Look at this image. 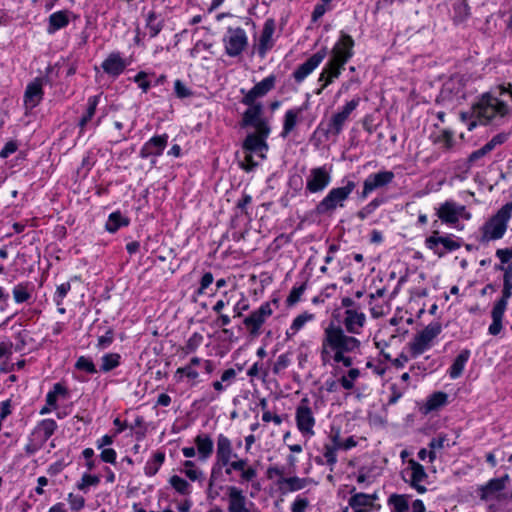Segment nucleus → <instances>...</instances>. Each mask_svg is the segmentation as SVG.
Segmentation results:
<instances>
[{
    "instance_id": "1",
    "label": "nucleus",
    "mask_w": 512,
    "mask_h": 512,
    "mask_svg": "<svg viewBox=\"0 0 512 512\" xmlns=\"http://www.w3.org/2000/svg\"><path fill=\"white\" fill-rule=\"evenodd\" d=\"M361 342L354 336L345 333L344 329L330 323L323 331L320 347V359L323 365L331 362L342 363L345 367L353 364L351 353L358 352Z\"/></svg>"
},
{
    "instance_id": "2",
    "label": "nucleus",
    "mask_w": 512,
    "mask_h": 512,
    "mask_svg": "<svg viewBox=\"0 0 512 512\" xmlns=\"http://www.w3.org/2000/svg\"><path fill=\"white\" fill-rule=\"evenodd\" d=\"M508 111V106L503 101L489 94L483 95L472 107L471 117L475 120L468 124V129L472 130L477 121L480 124H487L497 117L502 118L508 114Z\"/></svg>"
},
{
    "instance_id": "3",
    "label": "nucleus",
    "mask_w": 512,
    "mask_h": 512,
    "mask_svg": "<svg viewBox=\"0 0 512 512\" xmlns=\"http://www.w3.org/2000/svg\"><path fill=\"white\" fill-rule=\"evenodd\" d=\"M512 295V264L507 267L503 275L502 297L494 304L491 317L492 323L488 331L491 335L496 336L502 330V320L507 308L508 300Z\"/></svg>"
},
{
    "instance_id": "4",
    "label": "nucleus",
    "mask_w": 512,
    "mask_h": 512,
    "mask_svg": "<svg viewBox=\"0 0 512 512\" xmlns=\"http://www.w3.org/2000/svg\"><path fill=\"white\" fill-rule=\"evenodd\" d=\"M512 215V202L505 204L482 227L480 241L487 243L503 237L507 229V223Z\"/></svg>"
},
{
    "instance_id": "5",
    "label": "nucleus",
    "mask_w": 512,
    "mask_h": 512,
    "mask_svg": "<svg viewBox=\"0 0 512 512\" xmlns=\"http://www.w3.org/2000/svg\"><path fill=\"white\" fill-rule=\"evenodd\" d=\"M356 188L354 181H347L342 187L333 188L317 204L316 213L319 215H331L337 208L344 207V202Z\"/></svg>"
},
{
    "instance_id": "6",
    "label": "nucleus",
    "mask_w": 512,
    "mask_h": 512,
    "mask_svg": "<svg viewBox=\"0 0 512 512\" xmlns=\"http://www.w3.org/2000/svg\"><path fill=\"white\" fill-rule=\"evenodd\" d=\"M442 325L439 322H431L422 331L417 333L409 343V350L412 357H417L428 350L433 340L441 333Z\"/></svg>"
},
{
    "instance_id": "7",
    "label": "nucleus",
    "mask_w": 512,
    "mask_h": 512,
    "mask_svg": "<svg viewBox=\"0 0 512 512\" xmlns=\"http://www.w3.org/2000/svg\"><path fill=\"white\" fill-rule=\"evenodd\" d=\"M295 421L298 431L303 436H314L316 419L314 417L309 398L304 397L300 400L295 411Z\"/></svg>"
},
{
    "instance_id": "8",
    "label": "nucleus",
    "mask_w": 512,
    "mask_h": 512,
    "mask_svg": "<svg viewBox=\"0 0 512 512\" xmlns=\"http://www.w3.org/2000/svg\"><path fill=\"white\" fill-rule=\"evenodd\" d=\"M354 40L346 33H341L339 41L332 49V57L327 64L342 70L346 62L353 56Z\"/></svg>"
},
{
    "instance_id": "9",
    "label": "nucleus",
    "mask_w": 512,
    "mask_h": 512,
    "mask_svg": "<svg viewBox=\"0 0 512 512\" xmlns=\"http://www.w3.org/2000/svg\"><path fill=\"white\" fill-rule=\"evenodd\" d=\"M223 466H224V441L220 438L217 445V462L212 468L208 494L211 498L217 497L221 494L224 489V478H223Z\"/></svg>"
},
{
    "instance_id": "10",
    "label": "nucleus",
    "mask_w": 512,
    "mask_h": 512,
    "mask_svg": "<svg viewBox=\"0 0 512 512\" xmlns=\"http://www.w3.org/2000/svg\"><path fill=\"white\" fill-rule=\"evenodd\" d=\"M402 478L418 493L423 494L427 491L424 483L427 481L428 475L424 467L414 459L408 461L407 467L402 472Z\"/></svg>"
},
{
    "instance_id": "11",
    "label": "nucleus",
    "mask_w": 512,
    "mask_h": 512,
    "mask_svg": "<svg viewBox=\"0 0 512 512\" xmlns=\"http://www.w3.org/2000/svg\"><path fill=\"white\" fill-rule=\"evenodd\" d=\"M360 103L359 98H354L347 102L345 106L341 109V111L332 115L330 120L327 123V128L325 130L326 136H338L349 119L351 113L358 107Z\"/></svg>"
},
{
    "instance_id": "12",
    "label": "nucleus",
    "mask_w": 512,
    "mask_h": 512,
    "mask_svg": "<svg viewBox=\"0 0 512 512\" xmlns=\"http://www.w3.org/2000/svg\"><path fill=\"white\" fill-rule=\"evenodd\" d=\"M243 124L252 126L255 132L263 136H269L271 131L268 121L263 118V108L260 103L249 105L243 114Z\"/></svg>"
},
{
    "instance_id": "13",
    "label": "nucleus",
    "mask_w": 512,
    "mask_h": 512,
    "mask_svg": "<svg viewBox=\"0 0 512 512\" xmlns=\"http://www.w3.org/2000/svg\"><path fill=\"white\" fill-rule=\"evenodd\" d=\"M425 245L438 257H443L447 252L455 251L461 247V243L458 240L449 236H440L437 230L433 231L432 235L426 238Z\"/></svg>"
},
{
    "instance_id": "14",
    "label": "nucleus",
    "mask_w": 512,
    "mask_h": 512,
    "mask_svg": "<svg viewBox=\"0 0 512 512\" xmlns=\"http://www.w3.org/2000/svg\"><path fill=\"white\" fill-rule=\"evenodd\" d=\"M272 313L273 311L270 303L266 302L262 304L256 311L245 317L243 324L251 335L257 336L260 333L261 326L272 315Z\"/></svg>"
},
{
    "instance_id": "15",
    "label": "nucleus",
    "mask_w": 512,
    "mask_h": 512,
    "mask_svg": "<svg viewBox=\"0 0 512 512\" xmlns=\"http://www.w3.org/2000/svg\"><path fill=\"white\" fill-rule=\"evenodd\" d=\"M204 365L208 372L211 371V364L208 361H202V359L198 357H193L189 364L184 367H180L176 370L174 378L177 382H181L184 378L191 384H195L197 378L199 377V368Z\"/></svg>"
},
{
    "instance_id": "16",
    "label": "nucleus",
    "mask_w": 512,
    "mask_h": 512,
    "mask_svg": "<svg viewBox=\"0 0 512 512\" xmlns=\"http://www.w3.org/2000/svg\"><path fill=\"white\" fill-rule=\"evenodd\" d=\"M331 176L325 166L313 168L306 180V190L310 193L323 191L330 183Z\"/></svg>"
},
{
    "instance_id": "17",
    "label": "nucleus",
    "mask_w": 512,
    "mask_h": 512,
    "mask_svg": "<svg viewBox=\"0 0 512 512\" xmlns=\"http://www.w3.org/2000/svg\"><path fill=\"white\" fill-rule=\"evenodd\" d=\"M394 178L395 175L392 171H380L369 175L363 183L361 197L366 198L374 190L389 185Z\"/></svg>"
},
{
    "instance_id": "18",
    "label": "nucleus",
    "mask_w": 512,
    "mask_h": 512,
    "mask_svg": "<svg viewBox=\"0 0 512 512\" xmlns=\"http://www.w3.org/2000/svg\"><path fill=\"white\" fill-rule=\"evenodd\" d=\"M366 323L365 314L359 308L346 309L344 312L343 324L345 333L358 335Z\"/></svg>"
},
{
    "instance_id": "19",
    "label": "nucleus",
    "mask_w": 512,
    "mask_h": 512,
    "mask_svg": "<svg viewBox=\"0 0 512 512\" xmlns=\"http://www.w3.org/2000/svg\"><path fill=\"white\" fill-rule=\"evenodd\" d=\"M351 497L348 501L349 507H351L354 512H370L374 506V502L378 499L376 493L366 494L362 492H356V489L353 487L350 490Z\"/></svg>"
},
{
    "instance_id": "20",
    "label": "nucleus",
    "mask_w": 512,
    "mask_h": 512,
    "mask_svg": "<svg viewBox=\"0 0 512 512\" xmlns=\"http://www.w3.org/2000/svg\"><path fill=\"white\" fill-rule=\"evenodd\" d=\"M465 212V207L453 201H446L436 210L438 218L446 224H456Z\"/></svg>"
},
{
    "instance_id": "21",
    "label": "nucleus",
    "mask_w": 512,
    "mask_h": 512,
    "mask_svg": "<svg viewBox=\"0 0 512 512\" xmlns=\"http://www.w3.org/2000/svg\"><path fill=\"white\" fill-rule=\"evenodd\" d=\"M326 49H321L313 54L307 61L301 64L294 72L293 77L297 83H301L326 57Z\"/></svg>"
},
{
    "instance_id": "22",
    "label": "nucleus",
    "mask_w": 512,
    "mask_h": 512,
    "mask_svg": "<svg viewBox=\"0 0 512 512\" xmlns=\"http://www.w3.org/2000/svg\"><path fill=\"white\" fill-rule=\"evenodd\" d=\"M226 474H231L233 471L238 472L240 476V483H247L252 481L256 475V469L248 464L247 460L238 459L230 461L226 458Z\"/></svg>"
},
{
    "instance_id": "23",
    "label": "nucleus",
    "mask_w": 512,
    "mask_h": 512,
    "mask_svg": "<svg viewBox=\"0 0 512 512\" xmlns=\"http://www.w3.org/2000/svg\"><path fill=\"white\" fill-rule=\"evenodd\" d=\"M276 83V76L270 75L257 83L243 98V103L252 105L259 97L265 96L272 90Z\"/></svg>"
},
{
    "instance_id": "24",
    "label": "nucleus",
    "mask_w": 512,
    "mask_h": 512,
    "mask_svg": "<svg viewBox=\"0 0 512 512\" xmlns=\"http://www.w3.org/2000/svg\"><path fill=\"white\" fill-rule=\"evenodd\" d=\"M43 80L36 78L30 82L25 90L24 94V105L26 109L35 108L43 98Z\"/></svg>"
},
{
    "instance_id": "25",
    "label": "nucleus",
    "mask_w": 512,
    "mask_h": 512,
    "mask_svg": "<svg viewBox=\"0 0 512 512\" xmlns=\"http://www.w3.org/2000/svg\"><path fill=\"white\" fill-rule=\"evenodd\" d=\"M268 136H263L258 132L249 134L243 144L244 152H254L259 159L265 158V152L268 150L266 139Z\"/></svg>"
},
{
    "instance_id": "26",
    "label": "nucleus",
    "mask_w": 512,
    "mask_h": 512,
    "mask_svg": "<svg viewBox=\"0 0 512 512\" xmlns=\"http://www.w3.org/2000/svg\"><path fill=\"white\" fill-rule=\"evenodd\" d=\"M275 32V21L267 19L261 32L257 52L260 57H265L266 53L274 46L273 34Z\"/></svg>"
},
{
    "instance_id": "27",
    "label": "nucleus",
    "mask_w": 512,
    "mask_h": 512,
    "mask_svg": "<svg viewBox=\"0 0 512 512\" xmlns=\"http://www.w3.org/2000/svg\"><path fill=\"white\" fill-rule=\"evenodd\" d=\"M167 143V134L153 136L142 146L140 150V156L142 158H148L150 156H160L165 147L167 146Z\"/></svg>"
},
{
    "instance_id": "28",
    "label": "nucleus",
    "mask_w": 512,
    "mask_h": 512,
    "mask_svg": "<svg viewBox=\"0 0 512 512\" xmlns=\"http://www.w3.org/2000/svg\"><path fill=\"white\" fill-rule=\"evenodd\" d=\"M247 43V36L244 30L239 28L235 30L230 29L226 53L230 56H237L246 48Z\"/></svg>"
},
{
    "instance_id": "29",
    "label": "nucleus",
    "mask_w": 512,
    "mask_h": 512,
    "mask_svg": "<svg viewBox=\"0 0 512 512\" xmlns=\"http://www.w3.org/2000/svg\"><path fill=\"white\" fill-rule=\"evenodd\" d=\"M509 481V476L504 475L500 478H494L488 481L484 486L478 489L479 497L483 501H488L502 491L506 487V483Z\"/></svg>"
},
{
    "instance_id": "30",
    "label": "nucleus",
    "mask_w": 512,
    "mask_h": 512,
    "mask_svg": "<svg viewBox=\"0 0 512 512\" xmlns=\"http://www.w3.org/2000/svg\"><path fill=\"white\" fill-rule=\"evenodd\" d=\"M127 62L118 53L110 54L103 62L102 69L110 76H119L127 67Z\"/></svg>"
},
{
    "instance_id": "31",
    "label": "nucleus",
    "mask_w": 512,
    "mask_h": 512,
    "mask_svg": "<svg viewBox=\"0 0 512 512\" xmlns=\"http://www.w3.org/2000/svg\"><path fill=\"white\" fill-rule=\"evenodd\" d=\"M246 497L236 487L229 488V512H250Z\"/></svg>"
},
{
    "instance_id": "32",
    "label": "nucleus",
    "mask_w": 512,
    "mask_h": 512,
    "mask_svg": "<svg viewBox=\"0 0 512 512\" xmlns=\"http://www.w3.org/2000/svg\"><path fill=\"white\" fill-rule=\"evenodd\" d=\"M56 428L57 424L53 419H44L35 427L32 436L44 444L53 435Z\"/></svg>"
},
{
    "instance_id": "33",
    "label": "nucleus",
    "mask_w": 512,
    "mask_h": 512,
    "mask_svg": "<svg viewBox=\"0 0 512 512\" xmlns=\"http://www.w3.org/2000/svg\"><path fill=\"white\" fill-rule=\"evenodd\" d=\"M70 21V13L68 11L62 10L52 13L49 16V24L47 27V32L49 34H54L56 31L66 27Z\"/></svg>"
},
{
    "instance_id": "34",
    "label": "nucleus",
    "mask_w": 512,
    "mask_h": 512,
    "mask_svg": "<svg viewBox=\"0 0 512 512\" xmlns=\"http://www.w3.org/2000/svg\"><path fill=\"white\" fill-rule=\"evenodd\" d=\"M33 289V285L29 282L16 284L12 289V295L15 303L22 304L28 302L32 297Z\"/></svg>"
},
{
    "instance_id": "35",
    "label": "nucleus",
    "mask_w": 512,
    "mask_h": 512,
    "mask_svg": "<svg viewBox=\"0 0 512 512\" xmlns=\"http://www.w3.org/2000/svg\"><path fill=\"white\" fill-rule=\"evenodd\" d=\"M68 398H69L68 389L61 383L54 384L52 390H50L46 394L47 405H51L52 407H54L56 409H58V402L60 400H66Z\"/></svg>"
},
{
    "instance_id": "36",
    "label": "nucleus",
    "mask_w": 512,
    "mask_h": 512,
    "mask_svg": "<svg viewBox=\"0 0 512 512\" xmlns=\"http://www.w3.org/2000/svg\"><path fill=\"white\" fill-rule=\"evenodd\" d=\"M310 483V480L308 478H300L297 476L293 477H281V479H278L277 485L282 488L285 486L286 490L289 492L299 491L304 489L308 484Z\"/></svg>"
},
{
    "instance_id": "37",
    "label": "nucleus",
    "mask_w": 512,
    "mask_h": 512,
    "mask_svg": "<svg viewBox=\"0 0 512 512\" xmlns=\"http://www.w3.org/2000/svg\"><path fill=\"white\" fill-rule=\"evenodd\" d=\"M388 505L391 507V512H408L409 511V496L405 494H392L387 500Z\"/></svg>"
},
{
    "instance_id": "38",
    "label": "nucleus",
    "mask_w": 512,
    "mask_h": 512,
    "mask_svg": "<svg viewBox=\"0 0 512 512\" xmlns=\"http://www.w3.org/2000/svg\"><path fill=\"white\" fill-rule=\"evenodd\" d=\"M164 461H165V453L162 451L155 452L153 454V456L149 460H147V462L145 464V467H144L145 474L149 477L154 476L159 471V469L163 465Z\"/></svg>"
},
{
    "instance_id": "39",
    "label": "nucleus",
    "mask_w": 512,
    "mask_h": 512,
    "mask_svg": "<svg viewBox=\"0 0 512 512\" xmlns=\"http://www.w3.org/2000/svg\"><path fill=\"white\" fill-rule=\"evenodd\" d=\"M470 351L463 350L454 360L453 364L449 369V376L452 379H456L461 376L464 367L469 359Z\"/></svg>"
},
{
    "instance_id": "40",
    "label": "nucleus",
    "mask_w": 512,
    "mask_h": 512,
    "mask_svg": "<svg viewBox=\"0 0 512 512\" xmlns=\"http://www.w3.org/2000/svg\"><path fill=\"white\" fill-rule=\"evenodd\" d=\"M129 224V219L122 215L121 212L116 211L109 215L105 228L110 233H115L121 227H125Z\"/></svg>"
},
{
    "instance_id": "41",
    "label": "nucleus",
    "mask_w": 512,
    "mask_h": 512,
    "mask_svg": "<svg viewBox=\"0 0 512 512\" xmlns=\"http://www.w3.org/2000/svg\"><path fill=\"white\" fill-rule=\"evenodd\" d=\"M99 101H100V95H94V96H91L88 98L86 112L79 121V126H80L81 131L84 130V128L87 126V124L91 121V119L95 115V111H96L97 105L99 104Z\"/></svg>"
},
{
    "instance_id": "42",
    "label": "nucleus",
    "mask_w": 512,
    "mask_h": 512,
    "mask_svg": "<svg viewBox=\"0 0 512 512\" xmlns=\"http://www.w3.org/2000/svg\"><path fill=\"white\" fill-rule=\"evenodd\" d=\"M195 445L201 458L206 459L213 451L212 440L205 435H199L195 439Z\"/></svg>"
},
{
    "instance_id": "43",
    "label": "nucleus",
    "mask_w": 512,
    "mask_h": 512,
    "mask_svg": "<svg viewBox=\"0 0 512 512\" xmlns=\"http://www.w3.org/2000/svg\"><path fill=\"white\" fill-rule=\"evenodd\" d=\"M302 109H290L285 113L282 136L286 137L296 126L298 115Z\"/></svg>"
},
{
    "instance_id": "44",
    "label": "nucleus",
    "mask_w": 512,
    "mask_h": 512,
    "mask_svg": "<svg viewBox=\"0 0 512 512\" xmlns=\"http://www.w3.org/2000/svg\"><path fill=\"white\" fill-rule=\"evenodd\" d=\"M314 318L313 314L304 312L298 315L292 322L289 330L286 332L287 338L293 337L308 321Z\"/></svg>"
},
{
    "instance_id": "45",
    "label": "nucleus",
    "mask_w": 512,
    "mask_h": 512,
    "mask_svg": "<svg viewBox=\"0 0 512 512\" xmlns=\"http://www.w3.org/2000/svg\"><path fill=\"white\" fill-rule=\"evenodd\" d=\"M361 375V372L357 368H350L346 374H344L342 377L339 378L338 382L341 385V387L345 390H352L355 387V380L359 378Z\"/></svg>"
},
{
    "instance_id": "46",
    "label": "nucleus",
    "mask_w": 512,
    "mask_h": 512,
    "mask_svg": "<svg viewBox=\"0 0 512 512\" xmlns=\"http://www.w3.org/2000/svg\"><path fill=\"white\" fill-rule=\"evenodd\" d=\"M121 356L118 353H107L101 358L100 370L109 372L120 365Z\"/></svg>"
},
{
    "instance_id": "47",
    "label": "nucleus",
    "mask_w": 512,
    "mask_h": 512,
    "mask_svg": "<svg viewBox=\"0 0 512 512\" xmlns=\"http://www.w3.org/2000/svg\"><path fill=\"white\" fill-rule=\"evenodd\" d=\"M341 74V70L335 68L329 64H326L325 68L319 75V82H323V87L330 85L334 79L338 78Z\"/></svg>"
},
{
    "instance_id": "48",
    "label": "nucleus",
    "mask_w": 512,
    "mask_h": 512,
    "mask_svg": "<svg viewBox=\"0 0 512 512\" xmlns=\"http://www.w3.org/2000/svg\"><path fill=\"white\" fill-rule=\"evenodd\" d=\"M100 483V477L97 475H92L89 473H84L80 479V481L77 482L76 486L77 488L86 493L89 491L90 487H96Z\"/></svg>"
},
{
    "instance_id": "49",
    "label": "nucleus",
    "mask_w": 512,
    "mask_h": 512,
    "mask_svg": "<svg viewBox=\"0 0 512 512\" xmlns=\"http://www.w3.org/2000/svg\"><path fill=\"white\" fill-rule=\"evenodd\" d=\"M170 485L180 494L188 495L191 493V485L178 475H173L169 479Z\"/></svg>"
},
{
    "instance_id": "50",
    "label": "nucleus",
    "mask_w": 512,
    "mask_h": 512,
    "mask_svg": "<svg viewBox=\"0 0 512 512\" xmlns=\"http://www.w3.org/2000/svg\"><path fill=\"white\" fill-rule=\"evenodd\" d=\"M181 472H183L191 481H197L202 477L201 470L190 460L183 462Z\"/></svg>"
},
{
    "instance_id": "51",
    "label": "nucleus",
    "mask_w": 512,
    "mask_h": 512,
    "mask_svg": "<svg viewBox=\"0 0 512 512\" xmlns=\"http://www.w3.org/2000/svg\"><path fill=\"white\" fill-rule=\"evenodd\" d=\"M75 368L81 371H85L88 374L97 373V368L93 361L89 357L80 356L76 363Z\"/></svg>"
},
{
    "instance_id": "52",
    "label": "nucleus",
    "mask_w": 512,
    "mask_h": 512,
    "mask_svg": "<svg viewBox=\"0 0 512 512\" xmlns=\"http://www.w3.org/2000/svg\"><path fill=\"white\" fill-rule=\"evenodd\" d=\"M71 290L70 282H65L57 286L53 300L57 306H61L63 304L64 298L67 296L68 292Z\"/></svg>"
},
{
    "instance_id": "53",
    "label": "nucleus",
    "mask_w": 512,
    "mask_h": 512,
    "mask_svg": "<svg viewBox=\"0 0 512 512\" xmlns=\"http://www.w3.org/2000/svg\"><path fill=\"white\" fill-rule=\"evenodd\" d=\"M454 11H455L454 19H455L456 22H462L465 19H467L468 16L470 15V8H469V6H468V4L466 3L465 0H463L460 3H458L454 7Z\"/></svg>"
},
{
    "instance_id": "54",
    "label": "nucleus",
    "mask_w": 512,
    "mask_h": 512,
    "mask_svg": "<svg viewBox=\"0 0 512 512\" xmlns=\"http://www.w3.org/2000/svg\"><path fill=\"white\" fill-rule=\"evenodd\" d=\"M447 400V395L443 392L434 393L428 400L427 406L430 410L437 409L438 407L444 405Z\"/></svg>"
},
{
    "instance_id": "55",
    "label": "nucleus",
    "mask_w": 512,
    "mask_h": 512,
    "mask_svg": "<svg viewBox=\"0 0 512 512\" xmlns=\"http://www.w3.org/2000/svg\"><path fill=\"white\" fill-rule=\"evenodd\" d=\"M147 28L151 37H155L161 30V22L157 20L153 13H150L147 18Z\"/></svg>"
},
{
    "instance_id": "56",
    "label": "nucleus",
    "mask_w": 512,
    "mask_h": 512,
    "mask_svg": "<svg viewBox=\"0 0 512 512\" xmlns=\"http://www.w3.org/2000/svg\"><path fill=\"white\" fill-rule=\"evenodd\" d=\"M174 92L180 99L188 98L193 95L192 91L181 80L174 82Z\"/></svg>"
},
{
    "instance_id": "57",
    "label": "nucleus",
    "mask_w": 512,
    "mask_h": 512,
    "mask_svg": "<svg viewBox=\"0 0 512 512\" xmlns=\"http://www.w3.org/2000/svg\"><path fill=\"white\" fill-rule=\"evenodd\" d=\"M337 450H338L337 447H332L329 444H326L324 446L323 455L326 459V463L328 465H330L331 467L334 466L337 462V455H336Z\"/></svg>"
},
{
    "instance_id": "58",
    "label": "nucleus",
    "mask_w": 512,
    "mask_h": 512,
    "mask_svg": "<svg viewBox=\"0 0 512 512\" xmlns=\"http://www.w3.org/2000/svg\"><path fill=\"white\" fill-rule=\"evenodd\" d=\"M67 500H68V503L70 505V508L73 511L81 510L84 507V504H85V499L82 496L76 495V494H73V493H70L68 495V499Z\"/></svg>"
},
{
    "instance_id": "59",
    "label": "nucleus",
    "mask_w": 512,
    "mask_h": 512,
    "mask_svg": "<svg viewBox=\"0 0 512 512\" xmlns=\"http://www.w3.org/2000/svg\"><path fill=\"white\" fill-rule=\"evenodd\" d=\"M491 151H492L491 146L485 144L483 147L472 152L469 155L468 162L472 164V163L478 161L479 159H481L482 157H484L485 155H487L488 153H490Z\"/></svg>"
},
{
    "instance_id": "60",
    "label": "nucleus",
    "mask_w": 512,
    "mask_h": 512,
    "mask_svg": "<svg viewBox=\"0 0 512 512\" xmlns=\"http://www.w3.org/2000/svg\"><path fill=\"white\" fill-rule=\"evenodd\" d=\"M309 506L307 498L297 497L291 505V512H306Z\"/></svg>"
},
{
    "instance_id": "61",
    "label": "nucleus",
    "mask_w": 512,
    "mask_h": 512,
    "mask_svg": "<svg viewBox=\"0 0 512 512\" xmlns=\"http://www.w3.org/2000/svg\"><path fill=\"white\" fill-rule=\"evenodd\" d=\"M18 149V143L15 140L8 141L3 149L0 151L1 158H8L11 154L15 153Z\"/></svg>"
},
{
    "instance_id": "62",
    "label": "nucleus",
    "mask_w": 512,
    "mask_h": 512,
    "mask_svg": "<svg viewBox=\"0 0 512 512\" xmlns=\"http://www.w3.org/2000/svg\"><path fill=\"white\" fill-rule=\"evenodd\" d=\"M244 158L241 162L242 164V167L247 170V171H250L252 170L255 166L258 165V161H255L254 160V155L255 153L254 152H244Z\"/></svg>"
},
{
    "instance_id": "63",
    "label": "nucleus",
    "mask_w": 512,
    "mask_h": 512,
    "mask_svg": "<svg viewBox=\"0 0 512 512\" xmlns=\"http://www.w3.org/2000/svg\"><path fill=\"white\" fill-rule=\"evenodd\" d=\"M134 82L138 84L143 92H147L150 88V82L147 80V73L141 71L134 77Z\"/></svg>"
},
{
    "instance_id": "64",
    "label": "nucleus",
    "mask_w": 512,
    "mask_h": 512,
    "mask_svg": "<svg viewBox=\"0 0 512 512\" xmlns=\"http://www.w3.org/2000/svg\"><path fill=\"white\" fill-rule=\"evenodd\" d=\"M101 454H100V457H101V460L106 462V463H115L116 462V458H117V453L114 449L112 448H103L101 449Z\"/></svg>"
}]
</instances>
